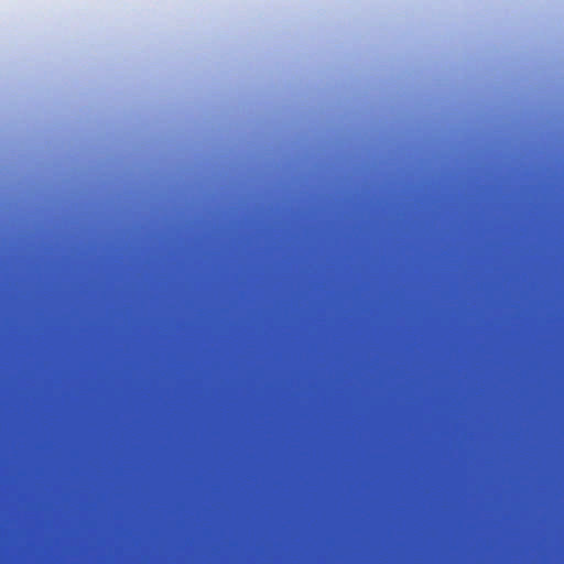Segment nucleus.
<instances>
[{"instance_id":"nucleus-1","label":"nucleus","mask_w":564,"mask_h":564,"mask_svg":"<svg viewBox=\"0 0 564 564\" xmlns=\"http://www.w3.org/2000/svg\"><path fill=\"white\" fill-rule=\"evenodd\" d=\"M487 544H488V549H490V538L488 539Z\"/></svg>"},{"instance_id":"nucleus-2","label":"nucleus","mask_w":564,"mask_h":564,"mask_svg":"<svg viewBox=\"0 0 564 564\" xmlns=\"http://www.w3.org/2000/svg\"><path fill=\"white\" fill-rule=\"evenodd\" d=\"M495 188H496V189L498 188V185H497V184L495 185Z\"/></svg>"},{"instance_id":"nucleus-3","label":"nucleus","mask_w":564,"mask_h":564,"mask_svg":"<svg viewBox=\"0 0 564 564\" xmlns=\"http://www.w3.org/2000/svg\"><path fill=\"white\" fill-rule=\"evenodd\" d=\"M495 288H496V289L498 288V284H497V283L495 284Z\"/></svg>"}]
</instances>
